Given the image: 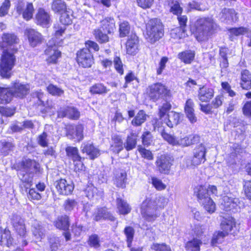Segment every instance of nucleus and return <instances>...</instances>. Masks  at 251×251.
Listing matches in <instances>:
<instances>
[{
  "label": "nucleus",
  "instance_id": "393cba45",
  "mask_svg": "<svg viewBox=\"0 0 251 251\" xmlns=\"http://www.w3.org/2000/svg\"><path fill=\"white\" fill-rule=\"evenodd\" d=\"M83 152H86L91 159H94L100 155V151L95 148L93 144L87 143H83L81 147Z\"/></svg>",
  "mask_w": 251,
  "mask_h": 251
},
{
  "label": "nucleus",
  "instance_id": "1a4fd4ad",
  "mask_svg": "<svg viewBox=\"0 0 251 251\" xmlns=\"http://www.w3.org/2000/svg\"><path fill=\"white\" fill-rule=\"evenodd\" d=\"M59 45L56 42L50 41L48 43V48L45 50V54L48 56L46 61L49 64L56 63L61 56V52L58 50L57 46Z\"/></svg>",
  "mask_w": 251,
  "mask_h": 251
},
{
  "label": "nucleus",
  "instance_id": "9d476101",
  "mask_svg": "<svg viewBox=\"0 0 251 251\" xmlns=\"http://www.w3.org/2000/svg\"><path fill=\"white\" fill-rule=\"evenodd\" d=\"M77 62L84 68L90 67L93 64V56L89 49L83 48L77 53Z\"/></svg>",
  "mask_w": 251,
  "mask_h": 251
},
{
  "label": "nucleus",
  "instance_id": "ea45409f",
  "mask_svg": "<svg viewBox=\"0 0 251 251\" xmlns=\"http://www.w3.org/2000/svg\"><path fill=\"white\" fill-rule=\"evenodd\" d=\"M55 226L60 229L67 230L69 226L68 216L64 215L59 217L55 223Z\"/></svg>",
  "mask_w": 251,
  "mask_h": 251
},
{
  "label": "nucleus",
  "instance_id": "3c124183",
  "mask_svg": "<svg viewBox=\"0 0 251 251\" xmlns=\"http://www.w3.org/2000/svg\"><path fill=\"white\" fill-rule=\"evenodd\" d=\"M96 39L100 43H105L109 41V37L105 33H103L100 29H96L93 31Z\"/></svg>",
  "mask_w": 251,
  "mask_h": 251
},
{
  "label": "nucleus",
  "instance_id": "603ef678",
  "mask_svg": "<svg viewBox=\"0 0 251 251\" xmlns=\"http://www.w3.org/2000/svg\"><path fill=\"white\" fill-rule=\"evenodd\" d=\"M226 234L223 231H218L215 232L211 240V244L213 246H216L217 244L222 243Z\"/></svg>",
  "mask_w": 251,
  "mask_h": 251
},
{
  "label": "nucleus",
  "instance_id": "f704fd0d",
  "mask_svg": "<svg viewBox=\"0 0 251 251\" xmlns=\"http://www.w3.org/2000/svg\"><path fill=\"white\" fill-rule=\"evenodd\" d=\"M195 53L191 50L181 52L178 54V58L185 64H190L194 60Z\"/></svg>",
  "mask_w": 251,
  "mask_h": 251
},
{
  "label": "nucleus",
  "instance_id": "09e8293b",
  "mask_svg": "<svg viewBox=\"0 0 251 251\" xmlns=\"http://www.w3.org/2000/svg\"><path fill=\"white\" fill-rule=\"evenodd\" d=\"M172 38L180 39L185 37V30L182 27H176L172 29L170 33Z\"/></svg>",
  "mask_w": 251,
  "mask_h": 251
},
{
  "label": "nucleus",
  "instance_id": "bb28decb",
  "mask_svg": "<svg viewBox=\"0 0 251 251\" xmlns=\"http://www.w3.org/2000/svg\"><path fill=\"white\" fill-rule=\"evenodd\" d=\"M100 28L108 34L114 32L115 30V22L113 18L107 17L100 21Z\"/></svg>",
  "mask_w": 251,
  "mask_h": 251
},
{
  "label": "nucleus",
  "instance_id": "8fccbe9b",
  "mask_svg": "<svg viewBox=\"0 0 251 251\" xmlns=\"http://www.w3.org/2000/svg\"><path fill=\"white\" fill-rule=\"evenodd\" d=\"M13 144L11 142H0V152L4 155H7L13 150Z\"/></svg>",
  "mask_w": 251,
  "mask_h": 251
},
{
  "label": "nucleus",
  "instance_id": "473e14b6",
  "mask_svg": "<svg viewBox=\"0 0 251 251\" xmlns=\"http://www.w3.org/2000/svg\"><path fill=\"white\" fill-rule=\"evenodd\" d=\"M32 231L34 237L39 240L43 238L45 236V230L40 223L35 220L32 226Z\"/></svg>",
  "mask_w": 251,
  "mask_h": 251
},
{
  "label": "nucleus",
  "instance_id": "58836bf2",
  "mask_svg": "<svg viewBox=\"0 0 251 251\" xmlns=\"http://www.w3.org/2000/svg\"><path fill=\"white\" fill-rule=\"evenodd\" d=\"M117 208L120 214L126 215L131 211V207L125 201L121 199H117Z\"/></svg>",
  "mask_w": 251,
  "mask_h": 251
},
{
  "label": "nucleus",
  "instance_id": "a211bd4d",
  "mask_svg": "<svg viewBox=\"0 0 251 251\" xmlns=\"http://www.w3.org/2000/svg\"><path fill=\"white\" fill-rule=\"evenodd\" d=\"M35 20L38 25L43 27H48L50 23V14L43 8H39L35 15Z\"/></svg>",
  "mask_w": 251,
  "mask_h": 251
},
{
  "label": "nucleus",
  "instance_id": "c03bdc74",
  "mask_svg": "<svg viewBox=\"0 0 251 251\" xmlns=\"http://www.w3.org/2000/svg\"><path fill=\"white\" fill-rule=\"evenodd\" d=\"M51 8L55 12L60 14L67 9L65 2L62 0H54Z\"/></svg>",
  "mask_w": 251,
  "mask_h": 251
},
{
  "label": "nucleus",
  "instance_id": "f03ea898",
  "mask_svg": "<svg viewBox=\"0 0 251 251\" xmlns=\"http://www.w3.org/2000/svg\"><path fill=\"white\" fill-rule=\"evenodd\" d=\"M167 203V200L164 197L159 198L157 202L149 199H146L140 206V213L143 218L149 222H154L160 215L157 208H164Z\"/></svg>",
  "mask_w": 251,
  "mask_h": 251
},
{
  "label": "nucleus",
  "instance_id": "412c9836",
  "mask_svg": "<svg viewBox=\"0 0 251 251\" xmlns=\"http://www.w3.org/2000/svg\"><path fill=\"white\" fill-rule=\"evenodd\" d=\"M221 227L226 234H234L238 230L235 219L232 218L224 220L221 223Z\"/></svg>",
  "mask_w": 251,
  "mask_h": 251
},
{
  "label": "nucleus",
  "instance_id": "a878e982",
  "mask_svg": "<svg viewBox=\"0 0 251 251\" xmlns=\"http://www.w3.org/2000/svg\"><path fill=\"white\" fill-rule=\"evenodd\" d=\"M194 103L193 100L188 99L185 103L184 110L187 117L191 123H195L197 121V118L194 113Z\"/></svg>",
  "mask_w": 251,
  "mask_h": 251
},
{
  "label": "nucleus",
  "instance_id": "69168bd1",
  "mask_svg": "<svg viewBox=\"0 0 251 251\" xmlns=\"http://www.w3.org/2000/svg\"><path fill=\"white\" fill-rule=\"evenodd\" d=\"M151 248L155 251H171L170 248L164 243H153Z\"/></svg>",
  "mask_w": 251,
  "mask_h": 251
},
{
  "label": "nucleus",
  "instance_id": "423d86ee",
  "mask_svg": "<svg viewBox=\"0 0 251 251\" xmlns=\"http://www.w3.org/2000/svg\"><path fill=\"white\" fill-rule=\"evenodd\" d=\"M163 138L172 146L186 147L199 142L200 137L197 134L189 135L178 139L174 135L167 133L165 130L161 132Z\"/></svg>",
  "mask_w": 251,
  "mask_h": 251
},
{
  "label": "nucleus",
  "instance_id": "2f4dec72",
  "mask_svg": "<svg viewBox=\"0 0 251 251\" xmlns=\"http://www.w3.org/2000/svg\"><path fill=\"white\" fill-rule=\"evenodd\" d=\"M194 193L196 194L200 202H201L207 199L210 198V194H209L208 190L203 186H198L195 188Z\"/></svg>",
  "mask_w": 251,
  "mask_h": 251
},
{
  "label": "nucleus",
  "instance_id": "f3484780",
  "mask_svg": "<svg viewBox=\"0 0 251 251\" xmlns=\"http://www.w3.org/2000/svg\"><path fill=\"white\" fill-rule=\"evenodd\" d=\"M25 34L27 36L28 42L30 46L35 47L41 44L43 38L40 33L33 29H27Z\"/></svg>",
  "mask_w": 251,
  "mask_h": 251
},
{
  "label": "nucleus",
  "instance_id": "f8f14e48",
  "mask_svg": "<svg viewBox=\"0 0 251 251\" xmlns=\"http://www.w3.org/2000/svg\"><path fill=\"white\" fill-rule=\"evenodd\" d=\"M16 10L18 13L22 14L24 19L28 21L32 18L34 8L32 3L19 0L16 6Z\"/></svg>",
  "mask_w": 251,
  "mask_h": 251
},
{
  "label": "nucleus",
  "instance_id": "72a5a7b5",
  "mask_svg": "<svg viewBox=\"0 0 251 251\" xmlns=\"http://www.w3.org/2000/svg\"><path fill=\"white\" fill-rule=\"evenodd\" d=\"M66 151L67 155L71 157L74 161L79 162V165H80V168L78 169L81 170H83V165L80 162L81 157L78 154L77 149L75 147H68L66 148Z\"/></svg>",
  "mask_w": 251,
  "mask_h": 251
},
{
  "label": "nucleus",
  "instance_id": "4c0bfd02",
  "mask_svg": "<svg viewBox=\"0 0 251 251\" xmlns=\"http://www.w3.org/2000/svg\"><path fill=\"white\" fill-rule=\"evenodd\" d=\"M109 90L101 83H96L90 88V92L93 94L103 95L106 94Z\"/></svg>",
  "mask_w": 251,
  "mask_h": 251
},
{
  "label": "nucleus",
  "instance_id": "cd10ccee",
  "mask_svg": "<svg viewBox=\"0 0 251 251\" xmlns=\"http://www.w3.org/2000/svg\"><path fill=\"white\" fill-rule=\"evenodd\" d=\"M114 184L118 187H125L126 181V172L123 170H117L114 173Z\"/></svg>",
  "mask_w": 251,
  "mask_h": 251
},
{
  "label": "nucleus",
  "instance_id": "20e7f679",
  "mask_svg": "<svg viewBox=\"0 0 251 251\" xmlns=\"http://www.w3.org/2000/svg\"><path fill=\"white\" fill-rule=\"evenodd\" d=\"M195 36L199 42L206 40L217 27L211 18H203L197 21Z\"/></svg>",
  "mask_w": 251,
  "mask_h": 251
},
{
  "label": "nucleus",
  "instance_id": "680f3d73",
  "mask_svg": "<svg viewBox=\"0 0 251 251\" xmlns=\"http://www.w3.org/2000/svg\"><path fill=\"white\" fill-rule=\"evenodd\" d=\"M50 248L52 251H56L60 245V241L58 237H52L49 239Z\"/></svg>",
  "mask_w": 251,
  "mask_h": 251
},
{
  "label": "nucleus",
  "instance_id": "7c9ffc66",
  "mask_svg": "<svg viewBox=\"0 0 251 251\" xmlns=\"http://www.w3.org/2000/svg\"><path fill=\"white\" fill-rule=\"evenodd\" d=\"M124 148L123 143L121 137L114 135L112 137L110 149L114 153H119Z\"/></svg>",
  "mask_w": 251,
  "mask_h": 251
},
{
  "label": "nucleus",
  "instance_id": "dca6fc26",
  "mask_svg": "<svg viewBox=\"0 0 251 251\" xmlns=\"http://www.w3.org/2000/svg\"><path fill=\"white\" fill-rule=\"evenodd\" d=\"M55 185L58 192L60 194L64 195L71 194L74 188L71 182H68L64 179H60L56 181Z\"/></svg>",
  "mask_w": 251,
  "mask_h": 251
},
{
  "label": "nucleus",
  "instance_id": "774afa93",
  "mask_svg": "<svg viewBox=\"0 0 251 251\" xmlns=\"http://www.w3.org/2000/svg\"><path fill=\"white\" fill-rule=\"evenodd\" d=\"M244 191L246 196L251 199V179L244 181Z\"/></svg>",
  "mask_w": 251,
  "mask_h": 251
},
{
  "label": "nucleus",
  "instance_id": "5fc2aeb1",
  "mask_svg": "<svg viewBox=\"0 0 251 251\" xmlns=\"http://www.w3.org/2000/svg\"><path fill=\"white\" fill-rule=\"evenodd\" d=\"M130 26L127 22L124 21L119 25V32L121 37H124L127 36L129 33Z\"/></svg>",
  "mask_w": 251,
  "mask_h": 251
},
{
  "label": "nucleus",
  "instance_id": "c85d7f7f",
  "mask_svg": "<svg viewBox=\"0 0 251 251\" xmlns=\"http://www.w3.org/2000/svg\"><path fill=\"white\" fill-rule=\"evenodd\" d=\"M241 87L245 90L251 88V74L247 70H244L241 73Z\"/></svg>",
  "mask_w": 251,
  "mask_h": 251
},
{
  "label": "nucleus",
  "instance_id": "37998d69",
  "mask_svg": "<svg viewBox=\"0 0 251 251\" xmlns=\"http://www.w3.org/2000/svg\"><path fill=\"white\" fill-rule=\"evenodd\" d=\"M136 137V134L133 132L127 136L126 142L125 144V147L127 151H130L135 148Z\"/></svg>",
  "mask_w": 251,
  "mask_h": 251
},
{
  "label": "nucleus",
  "instance_id": "6e6d98bb",
  "mask_svg": "<svg viewBox=\"0 0 251 251\" xmlns=\"http://www.w3.org/2000/svg\"><path fill=\"white\" fill-rule=\"evenodd\" d=\"M47 89L48 92L53 96H60L64 93L63 90L51 84H50Z\"/></svg>",
  "mask_w": 251,
  "mask_h": 251
},
{
  "label": "nucleus",
  "instance_id": "a19ab883",
  "mask_svg": "<svg viewBox=\"0 0 251 251\" xmlns=\"http://www.w3.org/2000/svg\"><path fill=\"white\" fill-rule=\"evenodd\" d=\"M60 14V21L62 24L69 25L72 23L73 11L71 9H67Z\"/></svg>",
  "mask_w": 251,
  "mask_h": 251
},
{
  "label": "nucleus",
  "instance_id": "c756f323",
  "mask_svg": "<svg viewBox=\"0 0 251 251\" xmlns=\"http://www.w3.org/2000/svg\"><path fill=\"white\" fill-rule=\"evenodd\" d=\"M13 239L10 234V231L0 227V244L9 247L12 244Z\"/></svg>",
  "mask_w": 251,
  "mask_h": 251
},
{
  "label": "nucleus",
  "instance_id": "5701e85b",
  "mask_svg": "<svg viewBox=\"0 0 251 251\" xmlns=\"http://www.w3.org/2000/svg\"><path fill=\"white\" fill-rule=\"evenodd\" d=\"M93 219L96 221L102 219L114 221L115 218L107 211L105 207L98 208L93 214Z\"/></svg>",
  "mask_w": 251,
  "mask_h": 251
},
{
  "label": "nucleus",
  "instance_id": "4be33fe9",
  "mask_svg": "<svg viewBox=\"0 0 251 251\" xmlns=\"http://www.w3.org/2000/svg\"><path fill=\"white\" fill-rule=\"evenodd\" d=\"M138 38L136 35H132L126 43V52L128 54L134 55L138 50Z\"/></svg>",
  "mask_w": 251,
  "mask_h": 251
},
{
  "label": "nucleus",
  "instance_id": "6ab92c4d",
  "mask_svg": "<svg viewBox=\"0 0 251 251\" xmlns=\"http://www.w3.org/2000/svg\"><path fill=\"white\" fill-rule=\"evenodd\" d=\"M206 149L205 147L201 144L194 150V157L192 160V163L196 166L201 164L205 160V154Z\"/></svg>",
  "mask_w": 251,
  "mask_h": 251
},
{
  "label": "nucleus",
  "instance_id": "f257e3e1",
  "mask_svg": "<svg viewBox=\"0 0 251 251\" xmlns=\"http://www.w3.org/2000/svg\"><path fill=\"white\" fill-rule=\"evenodd\" d=\"M19 42L18 37L14 33H4L2 34L0 41V48L5 49L1 55L0 62V74L2 77L9 78L11 75V71L13 68L16 57L14 52L7 50L10 49L13 50L15 45Z\"/></svg>",
  "mask_w": 251,
  "mask_h": 251
},
{
  "label": "nucleus",
  "instance_id": "4d7b16f0",
  "mask_svg": "<svg viewBox=\"0 0 251 251\" xmlns=\"http://www.w3.org/2000/svg\"><path fill=\"white\" fill-rule=\"evenodd\" d=\"M88 245L95 248H98L100 247V240L99 237L97 234H92L89 236L88 241Z\"/></svg>",
  "mask_w": 251,
  "mask_h": 251
},
{
  "label": "nucleus",
  "instance_id": "7ed1b4c3",
  "mask_svg": "<svg viewBox=\"0 0 251 251\" xmlns=\"http://www.w3.org/2000/svg\"><path fill=\"white\" fill-rule=\"evenodd\" d=\"M29 89L28 84L19 82H16L11 89L0 87V103L5 104L9 102L12 96L23 98L28 93Z\"/></svg>",
  "mask_w": 251,
  "mask_h": 251
},
{
  "label": "nucleus",
  "instance_id": "a18cd8bd",
  "mask_svg": "<svg viewBox=\"0 0 251 251\" xmlns=\"http://www.w3.org/2000/svg\"><path fill=\"white\" fill-rule=\"evenodd\" d=\"M202 242L201 240L194 239L191 241L188 242L186 244V249L187 251H200V245Z\"/></svg>",
  "mask_w": 251,
  "mask_h": 251
},
{
  "label": "nucleus",
  "instance_id": "864d4df0",
  "mask_svg": "<svg viewBox=\"0 0 251 251\" xmlns=\"http://www.w3.org/2000/svg\"><path fill=\"white\" fill-rule=\"evenodd\" d=\"M77 206V201L74 199H68L65 200L63 204L64 209L66 212H71L74 210Z\"/></svg>",
  "mask_w": 251,
  "mask_h": 251
},
{
  "label": "nucleus",
  "instance_id": "e433bc0d",
  "mask_svg": "<svg viewBox=\"0 0 251 251\" xmlns=\"http://www.w3.org/2000/svg\"><path fill=\"white\" fill-rule=\"evenodd\" d=\"M222 18L228 22H236L238 17L237 13L233 9H225L222 12Z\"/></svg>",
  "mask_w": 251,
  "mask_h": 251
},
{
  "label": "nucleus",
  "instance_id": "49530a36",
  "mask_svg": "<svg viewBox=\"0 0 251 251\" xmlns=\"http://www.w3.org/2000/svg\"><path fill=\"white\" fill-rule=\"evenodd\" d=\"M124 233L126 237V241L128 247H131L135 233L134 229L130 226H126L124 230Z\"/></svg>",
  "mask_w": 251,
  "mask_h": 251
},
{
  "label": "nucleus",
  "instance_id": "79ce46f5",
  "mask_svg": "<svg viewBox=\"0 0 251 251\" xmlns=\"http://www.w3.org/2000/svg\"><path fill=\"white\" fill-rule=\"evenodd\" d=\"M148 117L143 110H140L132 120L131 124L133 126H140L147 120Z\"/></svg>",
  "mask_w": 251,
  "mask_h": 251
},
{
  "label": "nucleus",
  "instance_id": "b1692460",
  "mask_svg": "<svg viewBox=\"0 0 251 251\" xmlns=\"http://www.w3.org/2000/svg\"><path fill=\"white\" fill-rule=\"evenodd\" d=\"M79 116V112L74 107H68L58 112V116L61 118L67 117L72 120H76Z\"/></svg>",
  "mask_w": 251,
  "mask_h": 251
},
{
  "label": "nucleus",
  "instance_id": "39448f33",
  "mask_svg": "<svg viewBox=\"0 0 251 251\" xmlns=\"http://www.w3.org/2000/svg\"><path fill=\"white\" fill-rule=\"evenodd\" d=\"M164 35L163 25L157 19L150 20L146 25V39L151 43L159 40Z\"/></svg>",
  "mask_w": 251,
  "mask_h": 251
},
{
  "label": "nucleus",
  "instance_id": "ddd939ff",
  "mask_svg": "<svg viewBox=\"0 0 251 251\" xmlns=\"http://www.w3.org/2000/svg\"><path fill=\"white\" fill-rule=\"evenodd\" d=\"M222 201L221 206L226 211L232 210L235 212L240 208L241 203L238 198L225 196L223 197Z\"/></svg>",
  "mask_w": 251,
  "mask_h": 251
},
{
  "label": "nucleus",
  "instance_id": "bf43d9fd",
  "mask_svg": "<svg viewBox=\"0 0 251 251\" xmlns=\"http://www.w3.org/2000/svg\"><path fill=\"white\" fill-rule=\"evenodd\" d=\"M138 151L142 157H143L149 160H152L153 159V155L151 151L147 150L143 147H139Z\"/></svg>",
  "mask_w": 251,
  "mask_h": 251
},
{
  "label": "nucleus",
  "instance_id": "2eb2a0df",
  "mask_svg": "<svg viewBox=\"0 0 251 251\" xmlns=\"http://www.w3.org/2000/svg\"><path fill=\"white\" fill-rule=\"evenodd\" d=\"M11 221L13 227L17 234L22 237H25L26 230L24 219L19 215H13Z\"/></svg>",
  "mask_w": 251,
  "mask_h": 251
},
{
  "label": "nucleus",
  "instance_id": "aec40b11",
  "mask_svg": "<svg viewBox=\"0 0 251 251\" xmlns=\"http://www.w3.org/2000/svg\"><path fill=\"white\" fill-rule=\"evenodd\" d=\"M213 89L206 86L201 87L198 91L199 100L202 102L209 101L214 96Z\"/></svg>",
  "mask_w": 251,
  "mask_h": 251
},
{
  "label": "nucleus",
  "instance_id": "6e6552de",
  "mask_svg": "<svg viewBox=\"0 0 251 251\" xmlns=\"http://www.w3.org/2000/svg\"><path fill=\"white\" fill-rule=\"evenodd\" d=\"M150 99L156 101L160 99H165L170 95V90L162 84L156 83L149 86L147 89Z\"/></svg>",
  "mask_w": 251,
  "mask_h": 251
},
{
  "label": "nucleus",
  "instance_id": "052dcab7",
  "mask_svg": "<svg viewBox=\"0 0 251 251\" xmlns=\"http://www.w3.org/2000/svg\"><path fill=\"white\" fill-rule=\"evenodd\" d=\"M114 66L115 70L120 75L124 74L123 64L119 57H115L113 60Z\"/></svg>",
  "mask_w": 251,
  "mask_h": 251
},
{
  "label": "nucleus",
  "instance_id": "4468645a",
  "mask_svg": "<svg viewBox=\"0 0 251 251\" xmlns=\"http://www.w3.org/2000/svg\"><path fill=\"white\" fill-rule=\"evenodd\" d=\"M67 136L70 139L80 141L83 138V127L81 125H68L66 126Z\"/></svg>",
  "mask_w": 251,
  "mask_h": 251
},
{
  "label": "nucleus",
  "instance_id": "13d9d810",
  "mask_svg": "<svg viewBox=\"0 0 251 251\" xmlns=\"http://www.w3.org/2000/svg\"><path fill=\"white\" fill-rule=\"evenodd\" d=\"M229 31L230 34V38H231L233 35L239 36L240 35H244L249 31V29L246 27H240L239 28H230L229 29Z\"/></svg>",
  "mask_w": 251,
  "mask_h": 251
},
{
  "label": "nucleus",
  "instance_id": "9b49d317",
  "mask_svg": "<svg viewBox=\"0 0 251 251\" xmlns=\"http://www.w3.org/2000/svg\"><path fill=\"white\" fill-rule=\"evenodd\" d=\"M173 159L169 155L162 154L158 156L155 161L157 170L162 174H168L172 165Z\"/></svg>",
  "mask_w": 251,
  "mask_h": 251
},
{
  "label": "nucleus",
  "instance_id": "e2e57ef3",
  "mask_svg": "<svg viewBox=\"0 0 251 251\" xmlns=\"http://www.w3.org/2000/svg\"><path fill=\"white\" fill-rule=\"evenodd\" d=\"M11 4L9 0H5L0 7V17H3L7 14Z\"/></svg>",
  "mask_w": 251,
  "mask_h": 251
},
{
  "label": "nucleus",
  "instance_id": "c9c22d12",
  "mask_svg": "<svg viewBox=\"0 0 251 251\" xmlns=\"http://www.w3.org/2000/svg\"><path fill=\"white\" fill-rule=\"evenodd\" d=\"M179 114L174 111H171L167 115L166 123L169 127H173L174 126H176L179 123Z\"/></svg>",
  "mask_w": 251,
  "mask_h": 251
},
{
  "label": "nucleus",
  "instance_id": "de8ad7c7",
  "mask_svg": "<svg viewBox=\"0 0 251 251\" xmlns=\"http://www.w3.org/2000/svg\"><path fill=\"white\" fill-rule=\"evenodd\" d=\"M204 209L209 214L214 213L216 210V204L211 198L207 199L206 200L201 202Z\"/></svg>",
  "mask_w": 251,
  "mask_h": 251
},
{
  "label": "nucleus",
  "instance_id": "338daca9",
  "mask_svg": "<svg viewBox=\"0 0 251 251\" xmlns=\"http://www.w3.org/2000/svg\"><path fill=\"white\" fill-rule=\"evenodd\" d=\"M38 144L43 147H46L48 145V134L46 132H43L39 135L38 137Z\"/></svg>",
  "mask_w": 251,
  "mask_h": 251
},
{
  "label": "nucleus",
  "instance_id": "0eeeda50",
  "mask_svg": "<svg viewBox=\"0 0 251 251\" xmlns=\"http://www.w3.org/2000/svg\"><path fill=\"white\" fill-rule=\"evenodd\" d=\"M23 170L18 173V175L21 180L27 183V185L30 186L31 178L29 174L36 173L39 171L40 165L35 160L26 159L23 162Z\"/></svg>",
  "mask_w": 251,
  "mask_h": 251
},
{
  "label": "nucleus",
  "instance_id": "0e129e2a",
  "mask_svg": "<svg viewBox=\"0 0 251 251\" xmlns=\"http://www.w3.org/2000/svg\"><path fill=\"white\" fill-rule=\"evenodd\" d=\"M142 142L144 146H148L152 142V136L149 131L144 132L142 136Z\"/></svg>",
  "mask_w": 251,
  "mask_h": 251
}]
</instances>
